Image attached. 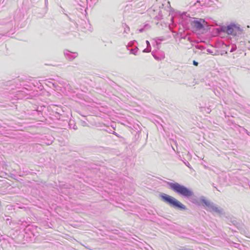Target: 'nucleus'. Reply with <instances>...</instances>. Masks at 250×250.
Wrapping results in <instances>:
<instances>
[{
    "label": "nucleus",
    "mask_w": 250,
    "mask_h": 250,
    "mask_svg": "<svg viewBox=\"0 0 250 250\" xmlns=\"http://www.w3.org/2000/svg\"><path fill=\"white\" fill-rule=\"evenodd\" d=\"M73 129L75 130H76L77 129V127H75V126L73 127Z\"/></svg>",
    "instance_id": "aec40b11"
},
{
    "label": "nucleus",
    "mask_w": 250,
    "mask_h": 250,
    "mask_svg": "<svg viewBox=\"0 0 250 250\" xmlns=\"http://www.w3.org/2000/svg\"><path fill=\"white\" fill-rule=\"evenodd\" d=\"M160 197L163 202L168 205L172 208L181 211L187 210V208L185 205L170 195L164 193H161L160 194Z\"/></svg>",
    "instance_id": "f03ea898"
},
{
    "label": "nucleus",
    "mask_w": 250,
    "mask_h": 250,
    "mask_svg": "<svg viewBox=\"0 0 250 250\" xmlns=\"http://www.w3.org/2000/svg\"><path fill=\"white\" fill-rule=\"evenodd\" d=\"M112 134L115 135V136H116L117 137H118V138H121V136L120 135H119L118 133H117L115 131H112Z\"/></svg>",
    "instance_id": "ddd939ff"
},
{
    "label": "nucleus",
    "mask_w": 250,
    "mask_h": 250,
    "mask_svg": "<svg viewBox=\"0 0 250 250\" xmlns=\"http://www.w3.org/2000/svg\"><path fill=\"white\" fill-rule=\"evenodd\" d=\"M207 51H208V52L210 53H211L212 52L210 50V49H208L207 50Z\"/></svg>",
    "instance_id": "6ab92c4d"
},
{
    "label": "nucleus",
    "mask_w": 250,
    "mask_h": 250,
    "mask_svg": "<svg viewBox=\"0 0 250 250\" xmlns=\"http://www.w3.org/2000/svg\"><path fill=\"white\" fill-rule=\"evenodd\" d=\"M154 58H155L156 59H157V57L154 56Z\"/></svg>",
    "instance_id": "5701e85b"
},
{
    "label": "nucleus",
    "mask_w": 250,
    "mask_h": 250,
    "mask_svg": "<svg viewBox=\"0 0 250 250\" xmlns=\"http://www.w3.org/2000/svg\"><path fill=\"white\" fill-rule=\"evenodd\" d=\"M168 185L170 189L178 195L187 198L191 197L190 201L193 204L200 205V202L202 203L200 198L199 199L197 197L193 196V192L187 187L177 182H168Z\"/></svg>",
    "instance_id": "f257e3e1"
},
{
    "label": "nucleus",
    "mask_w": 250,
    "mask_h": 250,
    "mask_svg": "<svg viewBox=\"0 0 250 250\" xmlns=\"http://www.w3.org/2000/svg\"><path fill=\"white\" fill-rule=\"evenodd\" d=\"M237 49V47L235 45H233L231 46V48L230 50V52H233V51H235Z\"/></svg>",
    "instance_id": "9d476101"
},
{
    "label": "nucleus",
    "mask_w": 250,
    "mask_h": 250,
    "mask_svg": "<svg viewBox=\"0 0 250 250\" xmlns=\"http://www.w3.org/2000/svg\"><path fill=\"white\" fill-rule=\"evenodd\" d=\"M147 11L148 14L152 18L157 20H161L163 19V15L160 6L153 5Z\"/></svg>",
    "instance_id": "20e7f679"
},
{
    "label": "nucleus",
    "mask_w": 250,
    "mask_h": 250,
    "mask_svg": "<svg viewBox=\"0 0 250 250\" xmlns=\"http://www.w3.org/2000/svg\"><path fill=\"white\" fill-rule=\"evenodd\" d=\"M200 200L203 206L207 207V210L209 212H214L219 215H222L224 210L222 208L212 202L207 200L203 196L200 197Z\"/></svg>",
    "instance_id": "7ed1b4c3"
},
{
    "label": "nucleus",
    "mask_w": 250,
    "mask_h": 250,
    "mask_svg": "<svg viewBox=\"0 0 250 250\" xmlns=\"http://www.w3.org/2000/svg\"><path fill=\"white\" fill-rule=\"evenodd\" d=\"M235 26L236 27H234L235 31L237 30L239 32H241L243 31V29H241L239 25H237L235 24Z\"/></svg>",
    "instance_id": "1a4fd4ad"
},
{
    "label": "nucleus",
    "mask_w": 250,
    "mask_h": 250,
    "mask_svg": "<svg viewBox=\"0 0 250 250\" xmlns=\"http://www.w3.org/2000/svg\"><path fill=\"white\" fill-rule=\"evenodd\" d=\"M45 0V4L46 6H47L48 4V0Z\"/></svg>",
    "instance_id": "f3484780"
},
{
    "label": "nucleus",
    "mask_w": 250,
    "mask_h": 250,
    "mask_svg": "<svg viewBox=\"0 0 250 250\" xmlns=\"http://www.w3.org/2000/svg\"><path fill=\"white\" fill-rule=\"evenodd\" d=\"M62 12H63V11H64V9L62 8Z\"/></svg>",
    "instance_id": "412c9836"
},
{
    "label": "nucleus",
    "mask_w": 250,
    "mask_h": 250,
    "mask_svg": "<svg viewBox=\"0 0 250 250\" xmlns=\"http://www.w3.org/2000/svg\"><path fill=\"white\" fill-rule=\"evenodd\" d=\"M204 22H205V21L203 19H195L193 21H191V24L196 28L197 30H200L204 28Z\"/></svg>",
    "instance_id": "39448f33"
},
{
    "label": "nucleus",
    "mask_w": 250,
    "mask_h": 250,
    "mask_svg": "<svg viewBox=\"0 0 250 250\" xmlns=\"http://www.w3.org/2000/svg\"><path fill=\"white\" fill-rule=\"evenodd\" d=\"M245 130V131L246 132V133L249 136H250V132H249L247 129H244Z\"/></svg>",
    "instance_id": "dca6fc26"
},
{
    "label": "nucleus",
    "mask_w": 250,
    "mask_h": 250,
    "mask_svg": "<svg viewBox=\"0 0 250 250\" xmlns=\"http://www.w3.org/2000/svg\"><path fill=\"white\" fill-rule=\"evenodd\" d=\"M234 27L235 26V24H230L227 27L226 32L229 35H236V32L235 31Z\"/></svg>",
    "instance_id": "0eeeda50"
},
{
    "label": "nucleus",
    "mask_w": 250,
    "mask_h": 250,
    "mask_svg": "<svg viewBox=\"0 0 250 250\" xmlns=\"http://www.w3.org/2000/svg\"><path fill=\"white\" fill-rule=\"evenodd\" d=\"M143 30H144V28H141L140 29V32H142L143 31Z\"/></svg>",
    "instance_id": "a211bd4d"
},
{
    "label": "nucleus",
    "mask_w": 250,
    "mask_h": 250,
    "mask_svg": "<svg viewBox=\"0 0 250 250\" xmlns=\"http://www.w3.org/2000/svg\"><path fill=\"white\" fill-rule=\"evenodd\" d=\"M196 2H200V1H199V0H197V1H196Z\"/></svg>",
    "instance_id": "4be33fe9"
},
{
    "label": "nucleus",
    "mask_w": 250,
    "mask_h": 250,
    "mask_svg": "<svg viewBox=\"0 0 250 250\" xmlns=\"http://www.w3.org/2000/svg\"><path fill=\"white\" fill-rule=\"evenodd\" d=\"M135 43H137V42L135 40L129 42L128 46H127V49L130 51L131 54L136 55L137 51L139 49L138 48L137 46H135L134 48H130V45L134 44Z\"/></svg>",
    "instance_id": "6e6552de"
},
{
    "label": "nucleus",
    "mask_w": 250,
    "mask_h": 250,
    "mask_svg": "<svg viewBox=\"0 0 250 250\" xmlns=\"http://www.w3.org/2000/svg\"><path fill=\"white\" fill-rule=\"evenodd\" d=\"M63 53L66 59L69 61L74 60L78 55L77 52H72L68 50H64Z\"/></svg>",
    "instance_id": "423d86ee"
},
{
    "label": "nucleus",
    "mask_w": 250,
    "mask_h": 250,
    "mask_svg": "<svg viewBox=\"0 0 250 250\" xmlns=\"http://www.w3.org/2000/svg\"><path fill=\"white\" fill-rule=\"evenodd\" d=\"M125 26H126V28H125L124 30V32H125L126 33H128V32L129 31L130 29L129 27H128L126 24H125Z\"/></svg>",
    "instance_id": "f8f14e48"
},
{
    "label": "nucleus",
    "mask_w": 250,
    "mask_h": 250,
    "mask_svg": "<svg viewBox=\"0 0 250 250\" xmlns=\"http://www.w3.org/2000/svg\"><path fill=\"white\" fill-rule=\"evenodd\" d=\"M198 62H196V61L194 60L193 61V64L195 66H197L198 65Z\"/></svg>",
    "instance_id": "2eb2a0df"
},
{
    "label": "nucleus",
    "mask_w": 250,
    "mask_h": 250,
    "mask_svg": "<svg viewBox=\"0 0 250 250\" xmlns=\"http://www.w3.org/2000/svg\"><path fill=\"white\" fill-rule=\"evenodd\" d=\"M151 48L147 47L143 50V52L144 53H149L151 51Z\"/></svg>",
    "instance_id": "9b49d317"
},
{
    "label": "nucleus",
    "mask_w": 250,
    "mask_h": 250,
    "mask_svg": "<svg viewBox=\"0 0 250 250\" xmlns=\"http://www.w3.org/2000/svg\"><path fill=\"white\" fill-rule=\"evenodd\" d=\"M146 45H147V47L151 48V45H150V44L149 41L146 40Z\"/></svg>",
    "instance_id": "4468645a"
}]
</instances>
